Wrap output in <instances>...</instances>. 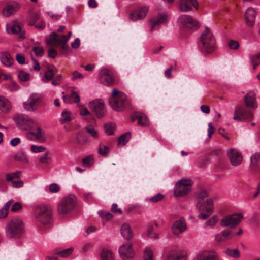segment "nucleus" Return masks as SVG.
<instances>
[{"label":"nucleus","mask_w":260,"mask_h":260,"mask_svg":"<svg viewBox=\"0 0 260 260\" xmlns=\"http://www.w3.org/2000/svg\"><path fill=\"white\" fill-rule=\"evenodd\" d=\"M77 204V199L74 195L69 194L65 196L58 203V213L60 215L68 214L75 209Z\"/></svg>","instance_id":"7ed1b4c3"},{"label":"nucleus","mask_w":260,"mask_h":260,"mask_svg":"<svg viewBox=\"0 0 260 260\" xmlns=\"http://www.w3.org/2000/svg\"><path fill=\"white\" fill-rule=\"evenodd\" d=\"M251 167L260 172V153L256 152L251 156Z\"/></svg>","instance_id":"c756f323"},{"label":"nucleus","mask_w":260,"mask_h":260,"mask_svg":"<svg viewBox=\"0 0 260 260\" xmlns=\"http://www.w3.org/2000/svg\"><path fill=\"white\" fill-rule=\"evenodd\" d=\"M251 62L253 69H255L256 67L260 64V53L251 57Z\"/></svg>","instance_id":"de8ad7c7"},{"label":"nucleus","mask_w":260,"mask_h":260,"mask_svg":"<svg viewBox=\"0 0 260 260\" xmlns=\"http://www.w3.org/2000/svg\"><path fill=\"white\" fill-rule=\"evenodd\" d=\"M0 59L2 63L7 67H10L13 62V59L8 52L1 53Z\"/></svg>","instance_id":"7c9ffc66"},{"label":"nucleus","mask_w":260,"mask_h":260,"mask_svg":"<svg viewBox=\"0 0 260 260\" xmlns=\"http://www.w3.org/2000/svg\"><path fill=\"white\" fill-rule=\"evenodd\" d=\"M11 102L5 97L0 95V110L4 113H8L11 109Z\"/></svg>","instance_id":"c85d7f7f"},{"label":"nucleus","mask_w":260,"mask_h":260,"mask_svg":"<svg viewBox=\"0 0 260 260\" xmlns=\"http://www.w3.org/2000/svg\"><path fill=\"white\" fill-rule=\"evenodd\" d=\"M71 118L70 113L68 111H63L61 114V121L62 123H66L70 121Z\"/></svg>","instance_id":"603ef678"},{"label":"nucleus","mask_w":260,"mask_h":260,"mask_svg":"<svg viewBox=\"0 0 260 260\" xmlns=\"http://www.w3.org/2000/svg\"><path fill=\"white\" fill-rule=\"evenodd\" d=\"M45 149V148L43 146L32 145L31 147V150L34 153L42 152H44Z\"/></svg>","instance_id":"052dcab7"},{"label":"nucleus","mask_w":260,"mask_h":260,"mask_svg":"<svg viewBox=\"0 0 260 260\" xmlns=\"http://www.w3.org/2000/svg\"><path fill=\"white\" fill-rule=\"evenodd\" d=\"M5 230L8 237L18 238L24 233L23 223L20 219H12L7 224Z\"/></svg>","instance_id":"20e7f679"},{"label":"nucleus","mask_w":260,"mask_h":260,"mask_svg":"<svg viewBox=\"0 0 260 260\" xmlns=\"http://www.w3.org/2000/svg\"><path fill=\"white\" fill-rule=\"evenodd\" d=\"M166 19L167 15L165 14H159L156 17L151 18L149 20V22L151 23V31L154 30L155 27L164 23Z\"/></svg>","instance_id":"a878e982"},{"label":"nucleus","mask_w":260,"mask_h":260,"mask_svg":"<svg viewBox=\"0 0 260 260\" xmlns=\"http://www.w3.org/2000/svg\"><path fill=\"white\" fill-rule=\"evenodd\" d=\"M104 129L105 133L109 135H112L115 129V125L114 124H107L105 125Z\"/></svg>","instance_id":"3c124183"},{"label":"nucleus","mask_w":260,"mask_h":260,"mask_svg":"<svg viewBox=\"0 0 260 260\" xmlns=\"http://www.w3.org/2000/svg\"><path fill=\"white\" fill-rule=\"evenodd\" d=\"M132 246V243L128 242L120 247L119 252L120 256L122 259L132 260L134 258L135 253Z\"/></svg>","instance_id":"9b49d317"},{"label":"nucleus","mask_w":260,"mask_h":260,"mask_svg":"<svg viewBox=\"0 0 260 260\" xmlns=\"http://www.w3.org/2000/svg\"><path fill=\"white\" fill-rule=\"evenodd\" d=\"M111 211L112 213L115 214H121L122 213V210L118 208L117 204L115 203L112 205Z\"/></svg>","instance_id":"e2e57ef3"},{"label":"nucleus","mask_w":260,"mask_h":260,"mask_svg":"<svg viewBox=\"0 0 260 260\" xmlns=\"http://www.w3.org/2000/svg\"><path fill=\"white\" fill-rule=\"evenodd\" d=\"M196 206L200 212H206L212 214L213 212V201L211 198L207 199L204 202L198 201Z\"/></svg>","instance_id":"dca6fc26"},{"label":"nucleus","mask_w":260,"mask_h":260,"mask_svg":"<svg viewBox=\"0 0 260 260\" xmlns=\"http://www.w3.org/2000/svg\"><path fill=\"white\" fill-rule=\"evenodd\" d=\"M148 8L143 6L132 11L129 18L133 21H136L143 19L147 15Z\"/></svg>","instance_id":"6ab92c4d"},{"label":"nucleus","mask_w":260,"mask_h":260,"mask_svg":"<svg viewBox=\"0 0 260 260\" xmlns=\"http://www.w3.org/2000/svg\"><path fill=\"white\" fill-rule=\"evenodd\" d=\"M71 35V31L68 32L67 36H59L55 32H52L47 40V44L52 46L58 45L62 51L67 52L69 50V46L67 45V43Z\"/></svg>","instance_id":"423d86ee"},{"label":"nucleus","mask_w":260,"mask_h":260,"mask_svg":"<svg viewBox=\"0 0 260 260\" xmlns=\"http://www.w3.org/2000/svg\"><path fill=\"white\" fill-rule=\"evenodd\" d=\"M17 11V7L11 5H7L3 9V14L5 17H9L14 14Z\"/></svg>","instance_id":"2f4dec72"},{"label":"nucleus","mask_w":260,"mask_h":260,"mask_svg":"<svg viewBox=\"0 0 260 260\" xmlns=\"http://www.w3.org/2000/svg\"><path fill=\"white\" fill-rule=\"evenodd\" d=\"M131 134L126 132L121 135L118 138V145L124 146L129 140Z\"/></svg>","instance_id":"c9c22d12"},{"label":"nucleus","mask_w":260,"mask_h":260,"mask_svg":"<svg viewBox=\"0 0 260 260\" xmlns=\"http://www.w3.org/2000/svg\"><path fill=\"white\" fill-rule=\"evenodd\" d=\"M201 41L205 51L207 53H212L215 49V39L209 29L206 28L201 34Z\"/></svg>","instance_id":"0eeeda50"},{"label":"nucleus","mask_w":260,"mask_h":260,"mask_svg":"<svg viewBox=\"0 0 260 260\" xmlns=\"http://www.w3.org/2000/svg\"><path fill=\"white\" fill-rule=\"evenodd\" d=\"M35 135L36 139H37L40 142H44L46 139L45 134L40 127H38L36 132H32Z\"/></svg>","instance_id":"ea45409f"},{"label":"nucleus","mask_w":260,"mask_h":260,"mask_svg":"<svg viewBox=\"0 0 260 260\" xmlns=\"http://www.w3.org/2000/svg\"><path fill=\"white\" fill-rule=\"evenodd\" d=\"M82 162L85 165L91 166L94 162L93 158L91 156H88L82 159Z\"/></svg>","instance_id":"bf43d9fd"},{"label":"nucleus","mask_w":260,"mask_h":260,"mask_svg":"<svg viewBox=\"0 0 260 260\" xmlns=\"http://www.w3.org/2000/svg\"><path fill=\"white\" fill-rule=\"evenodd\" d=\"M179 21L181 24L187 28H191L197 26L198 23L189 15H183L179 17Z\"/></svg>","instance_id":"b1692460"},{"label":"nucleus","mask_w":260,"mask_h":260,"mask_svg":"<svg viewBox=\"0 0 260 260\" xmlns=\"http://www.w3.org/2000/svg\"><path fill=\"white\" fill-rule=\"evenodd\" d=\"M218 254L214 251L203 250L196 256L197 260H217Z\"/></svg>","instance_id":"412c9836"},{"label":"nucleus","mask_w":260,"mask_h":260,"mask_svg":"<svg viewBox=\"0 0 260 260\" xmlns=\"http://www.w3.org/2000/svg\"><path fill=\"white\" fill-rule=\"evenodd\" d=\"M73 248H69L57 253V254L62 257H66L69 256L73 252Z\"/></svg>","instance_id":"09e8293b"},{"label":"nucleus","mask_w":260,"mask_h":260,"mask_svg":"<svg viewBox=\"0 0 260 260\" xmlns=\"http://www.w3.org/2000/svg\"><path fill=\"white\" fill-rule=\"evenodd\" d=\"M18 77L20 80L25 82L30 79V75L27 72L24 71H20L18 74Z\"/></svg>","instance_id":"49530a36"},{"label":"nucleus","mask_w":260,"mask_h":260,"mask_svg":"<svg viewBox=\"0 0 260 260\" xmlns=\"http://www.w3.org/2000/svg\"><path fill=\"white\" fill-rule=\"evenodd\" d=\"M218 220V217L214 215L205 223L204 226L205 227L210 226L213 228L217 224Z\"/></svg>","instance_id":"79ce46f5"},{"label":"nucleus","mask_w":260,"mask_h":260,"mask_svg":"<svg viewBox=\"0 0 260 260\" xmlns=\"http://www.w3.org/2000/svg\"><path fill=\"white\" fill-rule=\"evenodd\" d=\"M14 120L18 127L24 129H30L35 126L36 122L27 116L16 115L14 117Z\"/></svg>","instance_id":"1a4fd4ad"},{"label":"nucleus","mask_w":260,"mask_h":260,"mask_svg":"<svg viewBox=\"0 0 260 260\" xmlns=\"http://www.w3.org/2000/svg\"><path fill=\"white\" fill-rule=\"evenodd\" d=\"M109 148L108 146L103 144H99L98 152L99 154L103 156H106L109 152Z\"/></svg>","instance_id":"a19ab883"},{"label":"nucleus","mask_w":260,"mask_h":260,"mask_svg":"<svg viewBox=\"0 0 260 260\" xmlns=\"http://www.w3.org/2000/svg\"><path fill=\"white\" fill-rule=\"evenodd\" d=\"M13 202V201L12 200L8 201L0 210V218H5L7 216L9 208Z\"/></svg>","instance_id":"f704fd0d"},{"label":"nucleus","mask_w":260,"mask_h":260,"mask_svg":"<svg viewBox=\"0 0 260 260\" xmlns=\"http://www.w3.org/2000/svg\"><path fill=\"white\" fill-rule=\"evenodd\" d=\"M12 186L13 188H19L24 185V182L22 180L12 181Z\"/></svg>","instance_id":"69168bd1"},{"label":"nucleus","mask_w":260,"mask_h":260,"mask_svg":"<svg viewBox=\"0 0 260 260\" xmlns=\"http://www.w3.org/2000/svg\"><path fill=\"white\" fill-rule=\"evenodd\" d=\"M36 220L43 224H48L52 221L51 208L49 205L41 204L36 206L34 211Z\"/></svg>","instance_id":"f257e3e1"},{"label":"nucleus","mask_w":260,"mask_h":260,"mask_svg":"<svg viewBox=\"0 0 260 260\" xmlns=\"http://www.w3.org/2000/svg\"><path fill=\"white\" fill-rule=\"evenodd\" d=\"M138 120V124L141 126H147L149 124L148 119L142 113H137L132 118V121Z\"/></svg>","instance_id":"cd10ccee"},{"label":"nucleus","mask_w":260,"mask_h":260,"mask_svg":"<svg viewBox=\"0 0 260 260\" xmlns=\"http://www.w3.org/2000/svg\"><path fill=\"white\" fill-rule=\"evenodd\" d=\"M40 19V14L39 13H34L30 12L29 15L27 17V21L28 22V25L30 26H34L36 23Z\"/></svg>","instance_id":"72a5a7b5"},{"label":"nucleus","mask_w":260,"mask_h":260,"mask_svg":"<svg viewBox=\"0 0 260 260\" xmlns=\"http://www.w3.org/2000/svg\"><path fill=\"white\" fill-rule=\"evenodd\" d=\"M64 101L66 103H71L72 102L78 103L80 101L79 95L75 91H72L69 96H63Z\"/></svg>","instance_id":"473e14b6"},{"label":"nucleus","mask_w":260,"mask_h":260,"mask_svg":"<svg viewBox=\"0 0 260 260\" xmlns=\"http://www.w3.org/2000/svg\"><path fill=\"white\" fill-rule=\"evenodd\" d=\"M166 260H186V254L179 250L171 249L167 254Z\"/></svg>","instance_id":"aec40b11"},{"label":"nucleus","mask_w":260,"mask_h":260,"mask_svg":"<svg viewBox=\"0 0 260 260\" xmlns=\"http://www.w3.org/2000/svg\"><path fill=\"white\" fill-rule=\"evenodd\" d=\"M228 46L231 49L237 50L239 47L238 41L231 40L228 43Z\"/></svg>","instance_id":"4d7b16f0"},{"label":"nucleus","mask_w":260,"mask_h":260,"mask_svg":"<svg viewBox=\"0 0 260 260\" xmlns=\"http://www.w3.org/2000/svg\"><path fill=\"white\" fill-rule=\"evenodd\" d=\"M99 78L103 84L107 86L113 85L115 80L112 71L107 68H104L101 70Z\"/></svg>","instance_id":"f8f14e48"},{"label":"nucleus","mask_w":260,"mask_h":260,"mask_svg":"<svg viewBox=\"0 0 260 260\" xmlns=\"http://www.w3.org/2000/svg\"><path fill=\"white\" fill-rule=\"evenodd\" d=\"M60 186L56 183H52L49 185V190L51 193H55L59 191Z\"/></svg>","instance_id":"6e6d98bb"},{"label":"nucleus","mask_w":260,"mask_h":260,"mask_svg":"<svg viewBox=\"0 0 260 260\" xmlns=\"http://www.w3.org/2000/svg\"><path fill=\"white\" fill-rule=\"evenodd\" d=\"M243 216L241 213L233 214L222 219L220 224L222 226L233 228L239 223Z\"/></svg>","instance_id":"ddd939ff"},{"label":"nucleus","mask_w":260,"mask_h":260,"mask_svg":"<svg viewBox=\"0 0 260 260\" xmlns=\"http://www.w3.org/2000/svg\"><path fill=\"white\" fill-rule=\"evenodd\" d=\"M186 229L185 222L182 220H178L174 222L172 227V233L174 235L178 236L184 232Z\"/></svg>","instance_id":"393cba45"},{"label":"nucleus","mask_w":260,"mask_h":260,"mask_svg":"<svg viewBox=\"0 0 260 260\" xmlns=\"http://www.w3.org/2000/svg\"><path fill=\"white\" fill-rule=\"evenodd\" d=\"M110 106L115 111H123L127 104L126 95L116 89L112 90V95L109 100Z\"/></svg>","instance_id":"f03ea898"},{"label":"nucleus","mask_w":260,"mask_h":260,"mask_svg":"<svg viewBox=\"0 0 260 260\" xmlns=\"http://www.w3.org/2000/svg\"><path fill=\"white\" fill-rule=\"evenodd\" d=\"M92 248V245L90 243H85L82 248V252L83 253L90 250Z\"/></svg>","instance_id":"774afa93"},{"label":"nucleus","mask_w":260,"mask_h":260,"mask_svg":"<svg viewBox=\"0 0 260 260\" xmlns=\"http://www.w3.org/2000/svg\"><path fill=\"white\" fill-rule=\"evenodd\" d=\"M86 132L89 133L92 137L94 138H98V132L95 131V129L92 127V125H87L86 128Z\"/></svg>","instance_id":"8fccbe9b"},{"label":"nucleus","mask_w":260,"mask_h":260,"mask_svg":"<svg viewBox=\"0 0 260 260\" xmlns=\"http://www.w3.org/2000/svg\"><path fill=\"white\" fill-rule=\"evenodd\" d=\"M54 69H55L54 67L49 68L45 72L44 76L47 81H50L53 79L54 75Z\"/></svg>","instance_id":"a18cd8bd"},{"label":"nucleus","mask_w":260,"mask_h":260,"mask_svg":"<svg viewBox=\"0 0 260 260\" xmlns=\"http://www.w3.org/2000/svg\"><path fill=\"white\" fill-rule=\"evenodd\" d=\"M153 253L152 249L147 247L144 251L143 260H153Z\"/></svg>","instance_id":"c03bdc74"},{"label":"nucleus","mask_w":260,"mask_h":260,"mask_svg":"<svg viewBox=\"0 0 260 260\" xmlns=\"http://www.w3.org/2000/svg\"><path fill=\"white\" fill-rule=\"evenodd\" d=\"M121 235L125 239L129 240L133 237L132 229L127 223H124L122 224L120 229Z\"/></svg>","instance_id":"bb28decb"},{"label":"nucleus","mask_w":260,"mask_h":260,"mask_svg":"<svg viewBox=\"0 0 260 260\" xmlns=\"http://www.w3.org/2000/svg\"><path fill=\"white\" fill-rule=\"evenodd\" d=\"M15 161H21L22 162L27 164L29 160L26 155L23 152H19L14 156Z\"/></svg>","instance_id":"e433bc0d"},{"label":"nucleus","mask_w":260,"mask_h":260,"mask_svg":"<svg viewBox=\"0 0 260 260\" xmlns=\"http://www.w3.org/2000/svg\"><path fill=\"white\" fill-rule=\"evenodd\" d=\"M32 51L34 52L37 56H42L44 54L43 49L40 46L34 47L32 48Z\"/></svg>","instance_id":"5fc2aeb1"},{"label":"nucleus","mask_w":260,"mask_h":260,"mask_svg":"<svg viewBox=\"0 0 260 260\" xmlns=\"http://www.w3.org/2000/svg\"><path fill=\"white\" fill-rule=\"evenodd\" d=\"M224 253L228 256L234 258H238L240 256V253L238 249H231L228 248L226 249L224 251Z\"/></svg>","instance_id":"4c0bfd02"},{"label":"nucleus","mask_w":260,"mask_h":260,"mask_svg":"<svg viewBox=\"0 0 260 260\" xmlns=\"http://www.w3.org/2000/svg\"><path fill=\"white\" fill-rule=\"evenodd\" d=\"M153 227L152 226L150 225L148 227V230H147V236L148 237L151 238H158L157 235L153 232Z\"/></svg>","instance_id":"0e129e2a"},{"label":"nucleus","mask_w":260,"mask_h":260,"mask_svg":"<svg viewBox=\"0 0 260 260\" xmlns=\"http://www.w3.org/2000/svg\"><path fill=\"white\" fill-rule=\"evenodd\" d=\"M13 173H7L5 175V179L7 182H12L14 179H16L15 176L13 175Z\"/></svg>","instance_id":"338daca9"},{"label":"nucleus","mask_w":260,"mask_h":260,"mask_svg":"<svg viewBox=\"0 0 260 260\" xmlns=\"http://www.w3.org/2000/svg\"><path fill=\"white\" fill-rule=\"evenodd\" d=\"M244 102L245 106L252 110H255L258 107L256 93L254 91H249L246 94L244 98Z\"/></svg>","instance_id":"2eb2a0df"},{"label":"nucleus","mask_w":260,"mask_h":260,"mask_svg":"<svg viewBox=\"0 0 260 260\" xmlns=\"http://www.w3.org/2000/svg\"><path fill=\"white\" fill-rule=\"evenodd\" d=\"M164 197L162 194H157L151 197L149 200L152 203H156L158 201H161Z\"/></svg>","instance_id":"680f3d73"},{"label":"nucleus","mask_w":260,"mask_h":260,"mask_svg":"<svg viewBox=\"0 0 260 260\" xmlns=\"http://www.w3.org/2000/svg\"><path fill=\"white\" fill-rule=\"evenodd\" d=\"M40 103H44L42 97L38 94H33L30 96L26 102L23 103V106L26 110L34 112L37 110Z\"/></svg>","instance_id":"9d476101"},{"label":"nucleus","mask_w":260,"mask_h":260,"mask_svg":"<svg viewBox=\"0 0 260 260\" xmlns=\"http://www.w3.org/2000/svg\"><path fill=\"white\" fill-rule=\"evenodd\" d=\"M89 106L99 118H102L106 114L105 105L102 100H94L90 102L89 103Z\"/></svg>","instance_id":"4468645a"},{"label":"nucleus","mask_w":260,"mask_h":260,"mask_svg":"<svg viewBox=\"0 0 260 260\" xmlns=\"http://www.w3.org/2000/svg\"><path fill=\"white\" fill-rule=\"evenodd\" d=\"M233 236L231 230H224L215 235V241L218 243L224 242L232 239Z\"/></svg>","instance_id":"5701e85b"},{"label":"nucleus","mask_w":260,"mask_h":260,"mask_svg":"<svg viewBox=\"0 0 260 260\" xmlns=\"http://www.w3.org/2000/svg\"><path fill=\"white\" fill-rule=\"evenodd\" d=\"M256 12L252 7H249L244 14V18L246 25L249 27H253L255 24Z\"/></svg>","instance_id":"a211bd4d"},{"label":"nucleus","mask_w":260,"mask_h":260,"mask_svg":"<svg viewBox=\"0 0 260 260\" xmlns=\"http://www.w3.org/2000/svg\"><path fill=\"white\" fill-rule=\"evenodd\" d=\"M99 213L101 218H105L107 221L110 220L113 217V215L110 212L105 213L103 211H100Z\"/></svg>","instance_id":"13d9d810"},{"label":"nucleus","mask_w":260,"mask_h":260,"mask_svg":"<svg viewBox=\"0 0 260 260\" xmlns=\"http://www.w3.org/2000/svg\"><path fill=\"white\" fill-rule=\"evenodd\" d=\"M253 119V113L249 109L243 106L236 107L233 119L236 121H249Z\"/></svg>","instance_id":"6e6552de"},{"label":"nucleus","mask_w":260,"mask_h":260,"mask_svg":"<svg viewBox=\"0 0 260 260\" xmlns=\"http://www.w3.org/2000/svg\"><path fill=\"white\" fill-rule=\"evenodd\" d=\"M101 260H113L112 252L107 249H103L101 253Z\"/></svg>","instance_id":"58836bf2"},{"label":"nucleus","mask_w":260,"mask_h":260,"mask_svg":"<svg viewBox=\"0 0 260 260\" xmlns=\"http://www.w3.org/2000/svg\"><path fill=\"white\" fill-rule=\"evenodd\" d=\"M208 197V193L205 190H201L200 191L197 196L198 202H205V199Z\"/></svg>","instance_id":"864d4df0"},{"label":"nucleus","mask_w":260,"mask_h":260,"mask_svg":"<svg viewBox=\"0 0 260 260\" xmlns=\"http://www.w3.org/2000/svg\"><path fill=\"white\" fill-rule=\"evenodd\" d=\"M227 155L233 166L240 165L243 160L242 154L236 149L231 148L227 151Z\"/></svg>","instance_id":"f3484780"},{"label":"nucleus","mask_w":260,"mask_h":260,"mask_svg":"<svg viewBox=\"0 0 260 260\" xmlns=\"http://www.w3.org/2000/svg\"><path fill=\"white\" fill-rule=\"evenodd\" d=\"M198 9L199 5L197 0H180L179 9L180 11L185 12L191 10L192 7Z\"/></svg>","instance_id":"4be33fe9"},{"label":"nucleus","mask_w":260,"mask_h":260,"mask_svg":"<svg viewBox=\"0 0 260 260\" xmlns=\"http://www.w3.org/2000/svg\"><path fill=\"white\" fill-rule=\"evenodd\" d=\"M51 160V154L49 152H46L40 158V162L44 164H49Z\"/></svg>","instance_id":"37998d69"},{"label":"nucleus","mask_w":260,"mask_h":260,"mask_svg":"<svg viewBox=\"0 0 260 260\" xmlns=\"http://www.w3.org/2000/svg\"><path fill=\"white\" fill-rule=\"evenodd\" d=\"M194 182L191 179L182 178L175 185L174 194L176 197H184L189 194L192 190Z\"/></svg>","instance_id":"39448f33"}]
</instances>
